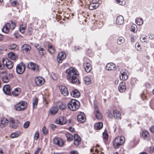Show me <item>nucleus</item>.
I'll list each match as a JSON object with an SVG mask.
<instances>
[{
	"mask_svg": "<svg viewBox=\"0 0 154 154\" xmlns=\"http://www.w3.org/2000/svg\"><path fill=\"white\" fill-rule=\"evenodd\" d=\"M66 73L67 79L70 82L75 84H79L80 82L77 76L79 75V72L74 67H70L66 70Z\"/></svg>",
	"mask_w": 154,
	"mask_h": 154,
	"instance_id": "1",
	"label": "nucleus"
},
{
	"mask_svg": "<svg viewBox=\"0 0 154 154\" xmlns=\"http://www.w3.org/2000/svg\"><path fill=\"white\" fill-rule=\"evenodd\" d=\"M80 106L79 102L74 99H72L68 104V108L72 111H75L78 109Z\"/></svg>",
	"mask_w": 154,
	"mask_h": 154,
	"instance_id": "2",
	"label": "nucleus"
},
{
	"mask_svg": "<svg viewBox=\"0 0 154 154\" xmlns=\"http://www.w3.org/2000/svg\"><path fill=\"white\" fill-rule=\"evenodd\" d=\"M125 141V138L123 136L117 137L114 140L113 145L116 149L119 148L120 146L122 145Z\"/></svg>",
	"mask_w": 154,
	"mask_h": 154,
	"instance_id": "3",
	"label": "nucleus"
},
{
	"mask_svg": "<svg viewBox=\"0 0 154 154\" xmlns=\"http://www.w3.org/2000/svg\"><path fill=\"white\" fill-rule=\"evenodd\" d=\"M11 23H8L5 24L2 29V31L5 33H7L9 31L10 29L13 30L15 27L16 25L15 23L12 21H10Z\"/></svg>",
	"mask_w": 154,
	"mask_h": 154,
	"instance_id": "4",
	"label": "nucleus"
},
{
	"mask_svg": "<svg viewBox=\"0 0 154 154\" xmlns=\"http://www.w3.org/2000/svg\"><path fill=\"white\" fill-rule=\"evenodd\" d=\"M26 106V102L22 101L16 104L14 106V109L16 111H20L23 110Z\"/></svg>",
	"mask_w": 154,
	"mask_h": 154,
	"instance_id": "5",
	"label": "nucleus"
},
{
	"mask_svg": "<svg viewBox=\"0 0 154 154\" xmlns=\"http://www.w3.org/2000/svg\"><path fill=\"white\" fill-rule=\"evenodd\" d=\"M0 77L4 83H7L10 80V78L7 75V72L5 70L0 72Z\"/></svg>",
	"mask_w": 154,
	"mask_h": 154,
	"instance_id": "6",
	"label": "nucleus"
},
{
	"mask_svg": "<svg viewBox=\"0 0 154 154\" xmlns=\"http://www.w3.org/2000/svg\"><path fill=\"white\" fill-rule=\"evenodd\" d=\"M16 69L17 73L19 74H22L25 70V66L23 63H20L17 65Z\"/></svg>",
	"mask_w": 154,
	"mask_h": 154,
	"instance_id": "7",
	"label": "nucleus"
},
{
	"mask_svg": "<svg viewBox=\"0 0 154 154\" xmlns=\"http://www.w3.org/2000/svg\"><path fill=\"white\" fill-rule=\"evenodd\" d=\"M27 67L29 69L35 72H37L39 70L38 65L32 62H29L28 63Z\"/></svg>",
	"mask_w": 154,
	"mask_h": 154,
	"instance_id": "8",
	"label": "nucleus"
},
{
	"mask_svg": "<svg viewBox=\"0 0 154 154\" xmlns=\"http://www.w3.org/2000/svg\"><path fill=\"white\" fill-rule=\"evenodd\" d=\"M2 63L3 64L5 65L9 69H11L13 66V63L7 58L3 59Z\"/></svg>",
	"mask_w": 154,
	"mask_h": 154,
	"instance_id": "9",
	"label": "nucleus"
},
{
	"mask_svg": "<svg viewBox=\"0 0 154 154\" xmlns=\"http://www.w3.org/2000/svg\"><path fill=\"white\" fill-rule=\"evenodd\" d=\"M53 142L54 144L59 146H62L64 145L63 140L59 137H54L53 140Z\"/></svg>",
	"mask_w": 154,
	"mask_h": 154,
	"instance_id": "10",
	"label": "nucleus"
},
{
	"mask_svg": "<svg viewBox=\"0 0 154 154\" xmlns=\"http://www.w3.org/2000/svg\"><path fill=\"white\" fill-rule=\"evenodd\" d=\"M31 49V47L29 45L26 44L24 45L21 48L22 51L23 53L26 54L29 53Z\"/></svg>",
	"mask_w": 154,
	"mask_h": 154,
	"instance_id": "11",
	"label": "nucleus"
},
{
	"mask_svg": "<svg viewBox=\"0 0 154 154\" xmlns=\"http://www.w3.org/2000/svg\"><path fill=\"white\" fill-rule=\"evenodd\" d=\"M56 122L58 125H62L66 123V120L64 117L63 116H60L56 119Z\"/></svg>",
	"mask_w": 154,
	"mask_h": 154,
	"instance_id": "12",
	"label": "nucleus"
},
{
	"mask_svg": "<svg viewBox=\"0 0 154 154\" xmlns=\"http://www.w3.org/2000/svg\"><path fill=\"white\" fill-rule=\"evenodd\" d=\"M18 121L14 120L13 119L10 118L9 119V123L11 127L16 128L17 126Z\"/></svg>",
	"mask_w": 154,
	"mask_h": 154,
	"instance_id": "13",
	"label": "nucleus"
},
{
	"mask_svg": "<svg viewBox=\"0 0 154 154\" xmlns=\"http://www.w3.org/2000/svg\"><path fill=\"white\" fill-rule=\"evenodd\" d=\"M66 54L63 52H59L57 56V60L59 63H61L62 61L66 57Z\"/></svg>",
	"mask_w": 154,
	"mask_h": 154,
	"instance_id": "14",
	"label": "nucleus"
},
{
	"mask_svg": "<svg viewBox=\"0 0 154 154\" xmlns=\"http://www.w3.org/2000/svg\"><path fill=\"white\" fill-rule=\"evenodd\" d=\"M120 75L119 76L121 79L125 80L128 78V76L127 73V71L125 69L122 70L120 71Z\"/></svg>",
	"mask_w": 154,
	"mask_h": 154,
	"instance_id": "15",
	"label": "nucleus"
},
{
	"mask_svg": "<svg viewBox=\"0 0 154 154\" xmlns=\"http://www.w3.org/2000/svg\"><path fill=\"white\" fill-rule=\"evenodd\" d=\"M59 89L62 95L65 96L68 95L69 92L66 87L64 86H60L59 87Z\"/></svg>",
	"mask_w": 154,
	"mask_h": 154,
	"instance_id": "16",
	"label": "nucleus"
},
{
	"mask_svg": "<svg viewBox=\"0 0 154 154\" xmlns=\"http://www.w3.org/2000/svg\"><path fill=\"white\" fill-rule=\"evenodd\" d=\"M35 82L37 85L41 86L44 83L45 80L43 78L41 77H38L35 79Z\"/></svg>",
	"mask_w": 154,
	"mask_h": 154,
	"instance_id": "17",
	"label": "nucleus"
},
{
	"mask_svg": "<svg viewBox=\"0 0 154 154\" xmlns=\"http://www.w3.org/2000/svg\"><path fill=\"white\" fill-rule=\"evenodd\" d=\"M105 69L106 70H115L116 69L115 65L112 63H110L107 64Z\"/></svg>",
	"mask_w": 154,
	"mask_h": 154,
	"instance_id": "18",
	"label": "nucleus"
},
{
	"mask_svg": "<svg viewBox=\"0 0 154 154\" xmlns=\"http://www.w3.org/2000/svg\"><path fill=\"white\" fill-rule=\"evenodd\" d=\"M86 119L85 114L82 112H80L78 116L77 120L80 123L84 122Z\"/></svg>",
	"mask_w": 154,
	"mask_h": 154,
	"instance_id": "19",
	"label": "nucleus"
},
{
	"mask_svg": "<svg viewBox=\"0 0 154 154\" xmlns=\"http://www.w3.org/2000/svg\"><path fill=\"white\" fill-rule=\"evenodd\" d=\"M9 123V119L5 118H2L1 120L0 127L1 128H4L6 127Z\"/></svg>",
	"mask_w": 154,
	"mask_h": 154,
	"instance_id": "20",
	"label": "nucleus"
},
{
	"mask_svg": "<svg viewBox=\"0 0 154 154\" xmlns=\"http://www.w3.org/2000/svg\"><path fill=\"white\" fill-rule=\"evenodd\" d=\"M83 66L86 72H89L91 71L92 67L89 63L85 61L84 63Z\"/></svg>",
	"mask_w": 154,
	"mask_h": 154,
	"instance_id": "21",
	"label": "nucleus"
},
{
	"mask_svg": "<svg viewBox=\"0 0 154 154\" xmlns=\"http://www.w3.org/2000/svg\"><path fill=\"white\" fill-rule=\"evenodd\" d=\"M118 89L119 91L122 93L125 91L126 89V87L125 85V83L124 82H121L119 86Z\"/></svg>",
	"mask_w": 154,
	"mask_h": 154,
	"instance_id": "22",
	"label": "nucleus"
},
{
	"mask_svg": "<svg viewBox=\"0 0 154 154\" xmlns=\"http://www.w3.org/2000/svg\"><path fill=\"white\" fill-rule=\"evenodd\" d=\"M81 142V138L80 137L76 134L74 136V144L76 146L79 145Z\"/></svg>",
	"mask_w": 154,
	"mask_h": 154,
	"instance_id": "23",
	"label": "nucleus"
},
{
	"mask_svg": "<svg viewBox=\"0 0 154 154\" xmlns=\"http://www.w3.org/2000/svg\"><path fill=\"white\" fill-rule=\"evenodd\" d=\"M3 90L4 93L7 95H9L11 94V89L10 86L8 85H5L4 86Z\"/></svg>",
	"mask_w": 154,
	"mask_h": 154,
	"instance_id": "24",
	"label": "nucleus"
},
{
	"mask_svg": "<svg viewBox=\"0 0 154 154\" xmlns=\"http://www.w3.org/2000/svg\"><path fill=\"white\" fill-rule=\"evenodd\" d=\"M124 22V18L122 16L120 15L117 17L116 23L117 25H122L123 23Z\"/></svg>",
	"mask_w": 154,
	"mask_h": 154,
	"instance_id": "25",
	"label": "nucleus"
},
{
	"mask_svg": "<svg viewBox=\"0 0 154 154\" xmlns=\"http://www.w3.org/2000/svg\"><path fill=\"white\" fill-rule=\"evenodd\" d=\"M113 113L114 117L115 118L119 119H121V114L119 111L116 109H113Z\"/></svg>",
	"mask_w": 154,
	"mask_h": 154,
	"instance_id": "26",
	"label": "nucleus"
},
{
	"mask_svg": "<svg viewBox=\"0 0 154 154\" xmlns=\"http://www.w3.org/2000/svg\"><path fill=\"white\" fill-rule=\"evenodd\" d=\"M95 111L96 118L98 119H101L102 118V115L97 107H95Z\"/></svg>",
	"mask_w": 154,
	"mask_h": 154,
	"instance_id": "27",
	"label": "nucleus"
},
{
	"mask_svg": "<svg viewBox=\"0 0 154 154\" xmlns=\"http://www.w3.org/2000/svg\"><path fill=\"white\" fill-rule=\"evenodd\" d=\"M70 94L72 97L75 98H78L79 97L80 95L79 92L76 90H74L71 91Z\"/></svg>",
	"mask_w": 154,
	"mask_h": 154,
	"instance_id": "28",
	"label": "nucleus"
},
{
	"mask_svg": "<svg viewBox=\"0 0 154 154\" xmlns=\"http://www.w3.org/2000/svg\"><path fill=\"white\" fill-rule=\"evenodd\" d=\"M99 6L98 3H96L92 2L88 6L89 8L91 10H93L96 9Z\"/></svg>",
	"mask_w": 154,
	"mask_h": 154,
	"instance_id": "29",
	"label": "nucleus"
},
{
	"mask_svg": "<svg viewBox=\"0 0 154 154\" xmlns=\"http://www.w3.org/2000/svg\"><path fill=\"white\" fill-rule=\"evenodd\" d=\"M21 90L19 88H17L12 92L14 96H17L20 93Z\"/></svg>",
	"mask_w": 154,
	"mask_h": 154,
	"instance_id": "30",
	"label": "nucleus"
},
{
	"mask_svg": "<svg viewBox=\"0 0 154 154\" xmlns=\"http://www.w3.org/2000/svg\"><path fill=\"white\" fill-rule=\"evenodd\" d=\"M83 82L86 84H89L91 83V79L89 76L85 77L83 78Z\"/></svg>",
	"mask_w": 154,
	"mask_h": 154,
	"instance_id": "31",
	"label": "nucleus"
},
{
	"mask_svg": "<svg viewBox=\"0 0 154 154\" xmlns=\"http://www.w3.org/2000/svg\"><path fill=\"white\" fill-rule=\"evenodd\" d=\"M103 127V124L101 122H99L95 123L94 125V128L97 130L101 129Z\"/></svg>",
	"mask_w": 154,
	"mask_h": 154,
	"instance_id": "32",
	"label": "nucleus"
},
{
	"mask_svg": "<svg viewBox=\"0 0 154 154\" xmlns=\"http://www.w3.org/2000/svg\"><path fill=\"white\" fill-rule=\"evenodd\" d=\"M58 109L57 107H53L51 108L49 110L50 112L52 115L55 114L58 111Z\"/></svg>",
	"mask_w": 154,
	"mask_h": 154,
	"instance_id": "33",
	"label": "nucleus"
},
{
	"mask_svg": "<svg viewBox=\"0 0 154 154\" xmlns=\"http://www.w3.org/2000/svg\"><path fill=\"white\" fill-rule=\"evenodd\" d=\"M38 102V100L37 98L35 97H34L32 100L33 107L34 108H35L37 107V105Z\"/></svg>",
	"mask_w": 154,
	"mask_h": 154,
	"instance_id": "34",
	"label": "nucleus"
},
{
	"mask_svg": "<svg viewBox=\"0 0 154 154\" xmlns=\"http://www.w3.org/2000/svg\"><path fill=\"white\" fill-rule=\"evenodd\" d=\"M20 135V133L19 131H16L11 134L10 135V137L11 138H14L18 137Z\"/></svg>",
	"mask_w": 154,
	"mask_h": 154,
	"instance_id": "35",
	"label": "nucleus"
},
{
	"mask_svg": "<svg viewBox=\"0 0 154 154\" xmlns=\"http://www.w3.org/2000/svg\"><path fill=\"white\" fill-rule=\"evenodd\" d=\"M67 140L69 141H72L73 139V136L72 135L69 133H67L66 134Z\"/></svg>",
	"mask_w": 154,
	"mask_h": 154,
	"instance_id": "36",
	"label": "nucleus"
},
{
	"mask_svg": "<svg viewBox=\"0 0 154 154\" xmlns=\"http://www.w3.org/2000/svg\"><path fill=\"white\" fill-rule=\"evenodd\" d=\"M8 57L9 59L13 60H15L16 57L15 54L12 52H11L8 54Z\"/></svg>",
	"mask_w": 154,
	"mask_h": 154,
	"instance_id": "37",
	"label": "nucleus"
},
{
	"mask_svg": "<svg viewBox=\"0 0 154 154\" xmlns=\"http://www.w3.org/2000/svg\"><path fill=\"white\" fill-rule=\"evenodd\" d=\"M125 39L122 37H120L118 38L117 40V43L119 45H121L124 42Z\"/></svg>",
	"mask_w": 154,
	"mask_h": 154,
	"instance_id": "38",
	"label": "nucleus"
},
{
	"mask_svg": "<svg viewBox=\"0 0 154 154\" xmlns=\"http://www.w3.org/2000/svg\"><path fill=\"white\" fill-rule=\"evenodd\" d=\"M26 28V25L23 24L22 25H20L19 28L20 31L22 33H23L25 32Z\"/></svg>",
	"mask_w": 154,
	"mask_h": 154,
	"instance_id": "39",
	"label": "nucleus"
},
{
	"mask_svg": "<svg viewBox=\"0 0 154 154\" xmlns=\"http://www.w3.org/2000/svg\"><path fill=\"white\" fill-rule=\"evenodd\" d=\"M48 51L51 54H54L55 51V50L54 48L53 47L52 45H48Z\"/></svg>",
	"mask_w": 154,
	"mask_h": 154,
	"instance_id": "40",
	"label": "nucleus"
},
{
	"mask_svg": "<svg viewBox=\"0 0 154 154\" xmlns=\"http://www.w3.org/2000/svg\"><path fill=\"white\" fill-rule=\"evenodd\" d=\"M149 136V132L146 131H143L142 133V136L144 139H146Z\"/></svg>",
	"mask_w": 154,
	"mask_h": 154,
	"instance_id": "41",
	"label": "nucleus"
},
{
	"mask_svg": "<svg viewBox=\"0 0 154 154\" xmlns=\"http://www.w3.org/2000/svg\"><path fill=\"white\" fill-rule=\"evenodd\" d=\"M136 22L138 25H141L143 23V20L141 18H138L136 19Z\"/></svg>",
	"mask_w": 154,
	"mask_h": 154,
	"instance_id": "42",
	"label": "nucleus"
},
{
	"mask_svg": "<svg viewBox=\"0 0 154 154\" xmlns=\"http://www.w3.org/2000/svg\"><path fill=\"white\" fill-rule=\"evenodd\" d=\"M38 51L39 54L41 55H43L45 54V51L42 48H40L38 49Z\"/></svg>",
	"mask_w": 154,
	"mask_h": 154,
	"instance_id": "43",
	"label": "nucleus"
},
{
	"mask_svg": "<svg viewBox=\"0 0 154 154\" xmlns=\"http://www.w3.org/2000/svg\"><path fill=\"white\" fill-rule=\"evenodd\" d=\"M10 2L11 5L13 6H16L18 5V3L16 0H10Z\"/></svg>",
	"mask_w": 154,
	"mask_h": 154,
	"instance_id": "44",
	"label": "nucleus"
},
{
	"mask_svg": "<svg viewBox=\"0 0 154 154\" xmlns=\"http://www.w3.org/2000/svg\"><path fill=\"white\" fill-rule=\"evenodd\" d=\"M137 30V27L136 25L133 24L132 25L131 28V31L132 32H135Z\"/></svg>",
	"mask_w": 154,
	"mask_h": 154,
	"instance_id": "45",
	"label": "nucleus"
},
{
	"mask_svg": "<svg viewBox=\"0 0 154 154\" xmlns=\"http://www.w3.org/2000/svg\"><path fill=\"white\" fill-rule=\"evenodd\" d=\"M103 139L105 140H107L108 139V134L107 131H105L103 133Z\"/></svg>",
	"mask_w": 154,
	"mask_h": 154,
	"instance_id": "46",
	"label": "nucleus"
},
{
	"mask_svg": "<svg viewBox=\"0 0 154 154\" xmlns=\"http://www.w3.org/2000/svg\"><path fill=\"white\" fill-rule=\"evenodd\" d=\"M59 107L60 109L63 110L66 109V107L65 105L61 103L59 105Z\"/></svg>",
	"mask_w": 154,
	"mask_h": 154,
	"instance_id": "47",
	"label": "nucleus"
},
{
	"mask_svg": "<svg viewBox=\"0 0 154 154\" xmlns=\"http://www.w3.org/2000/svg\"><path fill=\"white\" fill-rule=\"evenodd\" d=\"M117 3L121 5H123L125 4V0H115Z\"/></svg>",
	"mask_w": 154,
	"mask_h": 154,
	"instance_id": "48",
	"label": "nucleus"
},
{
	"mask_svg": "<svg viewBox=\"0 0 154 154\" xmlns=\"http://www.w3.org/2000/svg\"><path fill=\"white\" fill-rule=\"evenodd\" d=\"M107 116L108 118L111 119L113 118V115L111 113V111L109 110H108L107 112Z\"/></svg>",
	"mask_w": 154,
	"mask_h": 154,
	"instance_id": "49",
	"label": "nucleus"
},
{
	"mask_svg": "<svg viewBox=\"0 0 154 154\" xmlns=\"http://www.w3.org/2000/svg\"><path fill=\"white\" fill-rule=\"evenodd\" d=\"M17 45L15 44H12L9 46V48L11 49H14L16 48Z\"/></svg>",
	"mask_w": 154,
	"mask_h": 154,
	"instance_id": "50",
	"label": "nucleus"
},
{
	"mask_svg": "<svg viewBox=\"0 0 154 154\" xmlns=\"http://www.w3.org/2000/svg\"><path fill=\"white\" fill-rule=\"evenodd\" d=\"M149 152L151 153L154 152V147L153 146H150L149 149Z\"/></svg>",
	"mask_w": 154,
	"mask_h": 154,
	"instance_id": "51",
	"label": "nucleus"
},
{
	"mask_svg": "<svg viewBox=\"0 0 154 154\" xmlns=\"http://www.w3.org/2000/svg\"><path fill=\"white\" fill-rule=\"evenodd\" d=\"M29 124L30 123L29 122H26L24 124V127L25 128H27L29 126Z\"/></svg>",
	"mask_w": 154,
	"mask_h": 154,
	"instance_id": "52",
	"label": "nucleus"
},
{
	"mask_svg": "<svg viewBox=\"0 0 154 154\" xmlns=\"http://www.w3.org/2000/svg\"><path fill=\"white\" fill-rule=\"evenodd\" d=\"M42 131L44 134H46L48 133V131L46 127H44L42 128Z\"/></svg>",
	"mask_w": 154,
	"mask_h": 154,
	"instance_id": "53",
	"label": "nucleus"
},
{
	"mask_svg": "<svg viewBox=\"0 0 154 154\" xmlns=\"http://www.w3.org/2000/svg\"><path fill=\"white\" fill-rule=\"evenodd\" d=\"M39 137V134L38 132H36L35 133L34 138L36 140H37L38 138Z\"/></svg>",
	"mask_w": 154,
	"mask_h": 154,
	"instance_id": "54",
	"label": "nucleus"
},
{
	"mask_svg": "<svg viewBox=\"0 0 154 154\" xmlns=\"http://www.w3.org/2000/svg\"><path fill=\"white\" fill-rule=\"evenodd\" d=\"M146 36H143L140 38L141 41L143 42H145L146 40Z\"/></svg>",
	"mask_w": 154,
	"mask_h": 154,
	"instance_id": "55",
	"label": "nucleus"
},
{
	"mask_svg": "<svg viewBox=\"0 0 154 154\" xmlns=\"http://www.w3.org/2000/svg\"><path fill=\"white\" fill-rule=\"evenodd\" d=\"M136 48H137V51H140L141 50L140 45L138 43H136L135 45Z\"/></svg>",
	"mask_w": 154,
	"mask_h": 154,
	"instance_id": "56",
	"label": "nucleus"
},
{
	"mask_svg": "<svg viewBox=\"0 0 154 154\" xmlns=\"http://www.w3.org/2000/svg\"><path fill=\"white\" fill-rule=\"evenodd\" d=\"M41 150V149L40 148H38L37 150L35 152L34 154H38V153Z\"/></svg>",
	"mask_w": 154,
	"mask_h": 154,
	"instance_id": "57",
	"label": "nucleus"
},
{
	"mask_svg": "<svg viewBox=\"0 0 154 154\" xmlns=\"http://www.w3.org/2000/svg\"><path fill=\"white\" fill-rule=\"evenodd\" d=\"M32 28H31L30 27L28 28V32H29V35H30L32 34Z\"/></svg>",
	"mask_w": 154,
	"mask_h": 154,
	"instance_id": "58",
	"label": "nucleus"
},
{
	"mask_svg": "<svg viewBox=\"0 0 154 154\" xmlns=\"http://www.w3.org/2000/svg\"><path fill=\"white\" fill-rule=\"evenodd\" d=\"M34 45L35 47L37 48L38 50L40 48H41L40 46H39V45L37 43H35V44Z\"/></svg>",
	"mask_w": 154,
	"mask_h": 154,
	"instance_id": "59",
	"label": "nucleus"
},
{
	"mask_svg": "<svg viewBox=\"0 0 154 154\" xmlns=\"http://www.w3.org/2000/svg\"><path fill=\"white\" fill-rule=\"evenodd\" d=\"M69 130L71 132H74L75 131V129L74 128L72 127H70L69 128Z\"/></svg>",
	"mask_w": 154,
	"mask_h": 154,
	"instance_id": "60",
	"label": "nucleus"
},
{
	"mask_svg": "<svg viewBox=\"0 0 154 154\" xmlns=\"http://www.w3.org/2000/svg\"><path fill=\"white\" fill-rule=\"evenodd\" d=\"M149 129L151 132L154 133V125L152 126Z\"/></svg>",
	"mask_w": 154,
	"mask_h": 154,
	"instance_id": "61",
	"label": "nucleus"
},
{
	"mask_svg": "<svg viewBox=\"0 0 154 154\" xmlns=\"http://www.w3.org/2000/svg\"><path fill=\"white\" fill-rule=\"evenodd\" d=\"M55 74L54 73H52L51 75V76H52V79L54 80H56L57 79V78L55 77H54L55 76Z\"/></svg>",
	"mask_w": 154,
	"mask_h": 154,
	"instance_id": "62",
	"label": "nucleus"
},
{
	"mask_svg": "<svg viewBox=\"0 0 154 154\" xmlns=\"http://www.w3.org/2000/svg\"><path fill=\"white\" fill-rule=\"evenodd\" d=\"M149 38L151 39H152L154 38V35L152 34H150L149 36Z\"/></svg>",
	"mask_w": 154,
	"mask_h": 154,
	"instance_id": "63",
	"label": "nucleus"
},
{
	"mask_svg": "<svg viewBox=\"0 0 154 154\" xmlns=\"http://www.w3.org/2000/svg\"><path fill=\"white\" fill-rule=\"evenodd\" d=\"M71 154H78V153L76 151L74 150L72 151L71 152Z\"/></svg>",
	"mask_w": 154,
	"mask_h": 154,
	"instance_id": "64",
	"label": "nucleus"
}]
</instances>
